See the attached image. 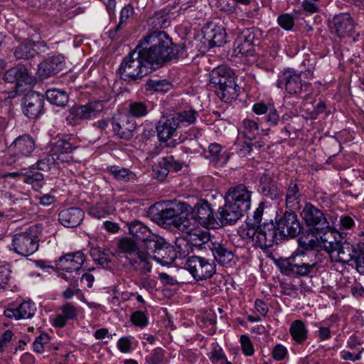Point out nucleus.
Wrapping results in <instances>:
<instances>
[{"instance_id": "obj_1", "label": "nucleus", "mask_w": 364, "mask_h": 364, "mask_svg": "<svg viewBox=\"0 0 364 364\" xmlns=\"http://www.w3.org/2000/svg\"><path fill=\"white\" fill-rule=\"evenodd\" d=\"M187 55L183 44H173L164 31H156L146 36L135 49L124 58L119 68L123 80L142 78L163 63Z\"/></svg>"}, {"instance_id": "obj_2", "label": "nucleus", "mask_w": 364, "mask_h": 364, "mask_svg": "<svg viewBox=\"0 0 364 364\" xmlns=\"http://www.w3.org/2000/svg\"><path fill=\"white\" fill-rule=\"evenodd\" d=\"M252 192L243 184L229 188L225 203L218 209L219 222L223 225L235 224L250 209Z\"/></svg>"}, {"instance_id": "obj_3", "label": "nucleus", "mask_w": 364, "mask_h": 364, "mask_svg": "<svg viewBox=\"0 0 364 364\" xmlns=\"http://www.w3.org/2000/svg\"><path fill=\"white\" fill-rule=\"evenodd\" d=\"M279 267L281 272L289 277H312L317 272L319 264L314 252L300 251L282 261Z\"/></svg>"}, {"instance_id": "obj_4", "label": "nucleus", "mask_w": 364, "mask_h": 364, "mask_svg": "<svg viewBox=\"0 0 364 364\" xmlns=\"http://www.w3.org/2000/svg\"><path fill=\"white\" fill-rule=\"evenodd\" d=\"M118 256L124 257L129 269L146 274L151 271V264L147 261L149 253L146 251V243L144 247H138L136 243L130 238H123L118 242Z\"/></svg>"}, {"instance_id": "obj_5", "label": "nucleus", "mask_w": 364, "mask_h": 364, "mask_svg": "<svg viewBox=\"0 0 364 364\" xmlns=\"http://www.w3.org/2000/svg\"><path fill=\"white\" fill-rule=\"evenodd\" d=\"M191 207L186 203H172L156 214L157 223L162 225H173L181 231L188 228L189 219L181 215L189 213Z\"/></svg>"}, {"instance_id": "obj_6", "label": "nucleus", "mask_w": 364, "mask_h": 364, "mask_svg": "<svg viewBox=\"0 0 364 364\" xmlns=\"http://www.w3.org/2000/svg\"><path fill=\"white\" fill-rule=\"evenodd\" d=\"M247 236L252 238L255 247L262 250L272 247L274 243L277 244L282 240L277 227L272 221L264 223L257 228H248Z\"/></svg>"}, {"instance_id": "obj_7", "label": "nucleus", "mask_w": 364, "mask_h": 364, "mask_svg": "<svg viewBox=\"0 0 364 364\" xmlns=\"http://www.w3.org/2000/svg\"><path fill=\"white\" fill-rule=\"evenodd\" d=\"M149 253L147 261L151 264V259H154L162 264L171 263L173 257L170 256L172 250L164 238L159 235H153L146 243V251Z\"/></svg>"}, {"instance_id": "obj_8", "label": "nucleus", "mask_w": 364, "mask_h": 364, "mask_svg": "<svg viewBox=\"0 0 364 364\" xmlns=\"http://www.w3.org/2000/svg\"><path fill=\"white\" fill-rule=\"evenodd\" d=\"M186 268L197 281L210 279L216 272L213 260L199 256L189 257L186 262Z\"/></svg>"}, {"instance_id": "obj_9", "label": "nucleus", "mask_w": 364, "mask_h": 364, "mask_svg": "<svg viewBox=\"0 0 364 364\" xmlns=\"http://www.w3.org/2000/svg\"><path fill=\"white\" fill-rule=\"evenodd\" d=\"M11 246V249L20 255L27 257L33 254L39 247L35 230L30 228L28 231L14 235Z\"/></svg>"}, {"instance_id": "obj_10", "label": "nucleus", "mask_w": 364, "mask_h": 364, "mask_svg": "<svg viewBox=\"0 0 364 364\" xmlns=\"http://www.w3.org/2000/svg\"><path fill=\"white\" fill-rule=\"evenodd\" d=\"M300 215L306 226L311 228L314 232L329 227V221L323 212L311 203L304 204L300 212Z\"/></svg>"}, {"instance_id": "obj_11", "label": "nucleus", "mask_w": 364, "mask_h": 364, "mask_svg": "<svg viewBox=\"0 0 364 364\" xmlns=\"http://www.w3.org/2000/svg\"><path fill=\"white\" fill-rule=\"evenodd\" d=\"M276 227L282 240L294 238L302 230V225L297 215L292 210L285 211L277 219Z\"/></svg>"}, {"instance_id": "obj_12", "label": "nucleus", "mask_w": 364, "mask_h": 364, "mask_svg": "<svg viewBox=\"0 0 364 364\" xmlns=\"http://www.w3.org/2000/svg\"><path fill=\"white\" fill-rule=\"evenodd\" d=\"M191 212V218H193L198 224L207 228H214L219 225L218 217L213 215V210L207 200H200L197 202L193 208L189 210Z\"/></svg>"}, {"instance_id": "obj_13", "label": "nucleus", "mask_w": 364, "mask_h": 364, "mask_svg": "<svg viewBox=\"0 0 364 364\" xmlns=\"http://www.w3.org/2000/svg\"><path fill=\"white\" fill-rule=\"evenodd\" d=\"M261 36L260 31L255 27L241 31L235 41V51L242 55H249L254 50L255 43Z\"/></svg>"}, {"instance_id": "obj_14", "label": "nucleus", "mask_w": 364, "mask_h": 364, "mask_svg": "<svg viewBox=\"0 0 364 364\" xmlns=\"http://www.w3.org/2000/svg\"><path fill=\"white\" fill-rule=\"evenodd\" d=\"M285 86L287 92L291 95L307 92L310 85L301 82V75L293 70H285L277 80V86L282 88Z\"/></svg>"}, {"instance_id": "obj_15", "label": "nucleus", "mask_w": 364, "mask_h": 364, "mask_svg": "<svg viewBox=\"0 0 364 364\" xmlns=\"http://www.w3.org/2000/svg\"><path fill=\"white\" fill-rule=\"evenodd\" d=\"M183 165L182 162L176 160L173 156L164 157L153 166L152 177L163 181L170 171H178L182 168Z\"/></svg>"}, {"instance_id": "obj_16", "label": "nucleus", "mask_w": 364, "mask_h": 364, "mask_svg": "<svg viewBox=\"0 0 364 364\" xmlns=\"http://www.w3.org/2000/svg\"><path fill=\"white\" fill-rule=\"evenodd\" d=\"M23 112L30 119H36L43 112L44 97L36 92H30L23 99Z\"/></svg>"}, {"instance_id": "obj_17", "label": "nucleus", "mask_w": 364, "mask_h": 364, "mask_svg": "<svg viewBox=\"0 0 364 364\" xmlns=\"http://www.w3.org/2000/svg\"><path fill=\"white\" fill-rule=\"evenodd\" d=\"M331 33L339 38H345L352 35L354 31V23L348 14H341L335 16L330 23Z\"/></svg>"}, {"instance_id": "obj_18", "label": "nucleus", "mask_w": 364, "mask_h": 364, "mask_svg": "<svg viewBox=\"0 0 364 364\" xmlns=\"http://www.w3.org/2000/svg\"><path fill=\"white\" fill-rule=\"evenodd\" d=\"M112 124L114 134L119 138L126 140L132 137L136 128L135 121L129 116H124L119 119L114 118Z\"/></svg>"}, {"instance_id": "obj_19", "label": "nucleus", "mask_w": 364, "mask_h": 364, "mask_svg": "<svg viewBox=\"0 0 364 364\" xmlns=\"http://www.w3.org/2000/svg\"><path fill=\"white\" fill-rule=\"evenodd\" d=\"M85 260L84 254L81 251H77L61 256L56 261V266L68 272H77L81 269Z\"/></svg>"}, {"instance_id": "obj_20", "label": "nucleus", "mask_w": 364, "mask_h": 364, "mask_svg": "<svg viewBox=\"0 0 364 364\" xmlns=\"http://www.w3.org/2000/svg\"><path fill=\"white\" fill-rule=\"evenodd\" d=\"M64 58L62 55L50 57L38 65V74L41 79H46L54 75L63 70Z\"/></svg>"}, {"instance_id": "obj_21", "label": "nucleus", "mask_w": 364, "mask_h": 364, "mask_svg": "<svg viewBox=\"0 0 364 364\" xmlns=\"http://www.w3.org/2000/svg\"><path fill=\"white\" fill-rule=\"evenodd\" d=\"M205 43L210 47H220L226 42V32L223 26L208 25L203 29Z\"/></svg>"}, {"instance_id": "obj_22", "label": "nucleus", "mask_w": 364, "mask_h": 364, "mask_svg": "<svg viewBox=\"0 0 364 364\" xmlns=\"http://www.w3.org/2000/svg\"><path fill=\"white\" fill-rule=\"evenodd\" d=\"M314 233L320 238L321 247L329 255L331 252H333V250H336L341 242L338 232L333 230L330 225L326 229L317 231Z\"/></svg>"}, {"instance_id": "obj_23", "label": "nucleus", "mask_w": 364, "mask_h": 364, "mask_svg": "<svg viewBox=\"0 0 364 364\" xmlns=\"http://www.w3.org/2000/svg\"><path fill=\"white\" fill-rule=\"evenodd\" d=\"M357 252V244L353 245L348 242H341L329 257L332 262L346 264L353 261Z\"/></svg>"}, {"instance_id": "obj_24", "label": "nucleus", "mask_w": 364, "mask_h": 364, "mask_svg": "<svg viewBox=\"0 0 364 364\" xmlns=\"http://www.w3.org/2000/svg\"><path fill=\"white\" fill-rule=\"evenodd\" d=\"M259 191L262 194L271 200H277L282 196L277 181L269 173H264L259 179Z\"/></svg>"}, {"instance_id": "obj_25", "label": "nucleus", "mask_w": 364, "mask_h": 364, "mask_svg": "<svg viewBox=\"0 0 364 364\" xmlns=\"http://www.w3.org/2000/svg\"><path fill=\"white\" fill-rule=\"evenodd\" d=\"M75 149L68 141L58 139L53 144H51L49 151L58 163L70 162L73 160L71 153Z\"/></svg>"}, {"instance_id": "obj_26", "label": "nucleus", "mask_w": 364, "mask_h": 364, "mask_svg": "<svg viewBox=\"0 0 364 364\" xmlns=\"http://www.w3.org/2000/svg\"><path fill=\"white\" fill-rule=\"evenodd\" d=\"M4 79L9 83L16 82L18 85L23 83L30 85L34 82L33 77L28 74L27 68L20 65L8 70L4 74Z\"/></svg>"}, {"instance_id": "obj_27", "label": "nucleus", "mask_w": 364, "mask_h": 364, "mask_svg": "<svg viewBox=\"0 0 364 364\" xmlns=\"http://www.w3.org/2000/svg\"><path fill=\"white\" fill-rule=\"evenodd\" d=\"M235 74L232 77L228 76V82L216 88L215 93L224 102H230L238 97L239 87L235 82Z\"/></svg>"}, {"instance_id": "obj_28", "label": "nucleus", "mask_w": 364, "mask_h": 364, "mask_svg": "<svg viewBox=\"0 0 364 364\" xmlns=\"http://www.w3.org/2000/svg\"><path fill=\"white\" fill-rule=\"evenodd\" d=\"M84 217V212L78 208H70L60 211L58 215L59 222L66 228L79 225Z\"/></svg>"}, {"instance_id": "obj_29", "label": "nucleus", "mask_w": 364, "mask_h": 364, "mask_svg": "<svg viewBox=\"0 0 364 364\" xmlns=\"http://www.w3.org/2000/svg\"><path fill=\"white\" fill-rule=\"evenodd\" d=\"M177 129L179 128L173 116L171 117L163 116L156 125L158 137L161 141H166L172 136Z\"/></svg>"}, {"instance_id": "obj_30", "label": "nucleus", "mask_w": 364, "mask_h": 364, "mask_svg": "<svg viewBox=\"0 0 364 364\" xmlns=\"http://www.w3.org/2000/svg\"><path fill=\"white\" fill-rule=\"evenodd\" d=\"M35 149L34 140L30 135L17 137L11 144L10 149L15 151L14 157L17 156H29Z\"/></svg>"}, {"instance_id": "obj_31", "label": "nucleus", "mask_w": 364, "mask_h": 364, "mask_svg": "<svg viewBox=\"0 0 364 364\" xmlns=\"http://www.w3.org/2000/svg\"><path fill=\"white\" fill-rule=\"evenodd\" d=\"M103 110V105L100 102H92L85 105L73 107L71 114L76 118L87 119L95 117Z\"/></svg>"}, {"instance_id": "obj_32", "label": "nucleus", "mask_w": 364, "mask_h": 364, "mask_svg": "<svg viewBox=\"0 0 364 364\" xmlns=\"http://www.w3.org/2000/svg\"><path fill=\"white\" fill-rule=\"evenodd\" d=\"M183 232L187 233L188 241L191 245L200 250L210 240V236L208 231L198 228H191L190 222L188 228Z\"/></svg>"}, {"instance_id": "obj_33", "label": "nucleus", "mask_w": 364, "mask_h": 364, "mask_svg": "<svg viewBox=\"0 0 364 364\" xmlns=\"http://www.w3.org/2000/svg\"><path fill=\"white\" fill-rule=\"evenodd\" d=\"M36 311L34 303L23 301L17 308L10 309L5 311L7 317H14L16 319L30 318L33 316Z\"/></svg>"}, {"instance_id": "obj_34", "label": "nucleus", "mask_w": 364, "mask_h": 364, "mask_svg": "<svg viewBox=\"0 0 364 364\" xmlns=\"http://www.w3.org/2000/svg\"><path fill=\"white\" fill-rule=\"evenodd\" d=\"M302 195L299 190V186L294 181H291L286 191V205L290 210H296L299 208Z\"/></svg>"}, {"instance_id": "obj_35", "label": "nucleus", "mask_w": 364, "mask_h": 364, "mask_svg": "<svg viewBox=\"0 0 364 364\" xmlns=\"http://www.w3.org/2000/svg\"><path fill=\"white\" fill-rule=\"evenodd\" d=\"M127 225L129 233L136 239L144 241V243H147L153 235H156L153 234L146 225L139 220H134L128 223Z\"/></svg>"}, {"instance_id": "obj_36", "label": "nucleus", "mask_w": 364, "mask_h": 364, "mask_svg": "<svg viewBox=\"0 0 364 364\" xmlns=\"http://www.w3.org/2000/svg\"><path fill=\"white\" fill-rule=\"evenodd\" d=\"M215 259L220 264H229L233 259V253L219 242H212L209 246Z\"/></svg>"}, {"instance_id": "obj_37", "label": "nucleus", "mask_w": 364, "mask_h": 364, "mask_svg": "<svg viewBox=\"0 0 364 364\" xmlns=\"http://www.w3.org/2000/svg\"><path fill=\"white\" fill-rule=\"evenodd\" d=\"M252 111L256 114L260 115L267 114L266 120L270 125L277 124L279 117L277 110L273 106H267L263 102L255 103L252 106Z\"/></svg>"}, {"instance_id": "obj_38", "label": "nucleus", "mask_w": 364, "mask_h": 364, "mask_svg": "<svg viewBox=\"0 0 364 364\" xmlns=\"http://www.w3.org/2000/svg\"><path fill=\"white\" fill-rule=\"evenodd\" d=\"M234 74L232 69L225 66H220L212 70L210 73V82L213 87L216 89L221 85L225 84V82H228V76L232 77Z\"/></svg>"}, {"instance_id": "obj_39", "label": "nucleus", "mask_w": 364, "mask_h": 364, "mask_svg": "<svg viewBox=\"0 0 364 364\" xmlns=\"http://www.w3.org/2000/svg\"><path fill=\"white\" fill-rule=\"evenodd\" d=\"M203 153L205 158L209 159L215 164H225L228 161V157L223 152V147L218 143L210 144L208 149H203Z\"/></svg>"}, {"instance_id": "obj_40", "label": "nucleus", "mask_w": 364, "mask_h": 364, "mask_svg": "<svg viewBox=\"0 0 364 364\" xmlns=\"http://www.w3.org/2000/svg\"><path fill=\"white\" fill-rule=\"evenodd\" d=\"M62 313L54 319V325L62 328L66 325L68 320H73L77 317V309L71 303L67 302L61 307Z\"/></svg>"}, {"instance_id": "obj_41", "label": "nucleus", "mask_w": 364, "mask_h": 364, "mask_svg": "<svg viewBox=\"0 0 364 364\" xmlns=\"http://www.w3.org/2000/svg\"><path fill=\"white\" fill-rule=\"evenodd\" d=\"M198 115V114L196 110L189 109L177 112L173 116L180 129L193 124Z\"/></svg>"}, {"instance_id": "obj_42", "label": "nucleus", "mask_w": 364, "mask_h": 364, "mask_svg": "<svg viewBox=\"0 0 364 364\" xmlns=\"http://www.w3.org/2000/svg\"><path fill=\"white\" fill-rule=\"evenodd\" d=\"M289 332L293 339L298 343H303L307 338V329L301 320H296L291 323Z\"/></svg>"}, {"instance_id": "obj_43", "label": "nucleus", "mask_w": 364, "mask_h": 364, "mask_svg": "<svg viewBox=\"0 0 364 364\" xmlns=\"http://www.w3.org/2000/svg\"><path fill=\"white\" fill-rule=\"evenodd\" d=\"M46 98L51 104L65 107L68 102V96L65 91L53 89L46 92Z\"/></svg>"}, {"instance_id": "obj_44", "label": "nucleus", "mask_w": 364, "mask_h": 364, "mask_svg": "<svg viewBox=\"0 0 364 364\" xmlns=\"http://www.w3.org/2000/svg\"><path fill=\"white\" fill-rule=\"evenodd\" d=\"M171 9L166 8L157 13L151 18V24L155 28H166L170 24L169 12Z\"/></svg>"}, {"instance_id": "obj_45", "label": "nucleus", "mask_w": 364, "mask_h": 364, "mask_svg": "<svg viewBox=\"0 0 364 364\" xmlns=\"http://www.w3.org/2000/svg\"><path fill=\"white\" fill-rule=\"evenodd\" d=\"M36 53L33 44L30 41H24L21 43L14 52V55L18 59H28Z\"/></svg>"}, {"instance_id": "obj_46", "label": "nucleus", "mask_w": 364, "mask_h": 364, "mask_svg": "<svg viewBox=\"0 0 364 364\" xmlns=\"http://www.w3.org/2000/svg\"><path fill=\"white\" fill-rule=\"evenodd\" d=\"M151 110L149 103L134 102L129 105V111L132 117L140 118L146 116Z\"/></svg>"}, {"instance_id": "obj_47", "label": "nucleus", "mask_w": 364, "mask_h": 364, "mask_svg": "<svg viewBox=\"0 0 364 364\" xmlns=\"http://www.w3.org/2000/svg\"><path fill=\"white\" fill-rule=\"evenodd\" d=\"M109 172L118 180L123 181H134L136 180V175L129 170L119 166H111Z\"/></svg>"}, {"instance_id": "obj_48", "label": "nucleus", "mask_w": 364, "mask_h": 364, "mask_svg": "<svg viewBox=\"0 0 364 364\" xmlns=\"http://www.w3.org/2000/svg\"><path fill=\"white\" fill-rule=\"evenodd\" d=\"M171 88V84L166 80L149 79L146 83V89L159 92H166Z\"/></svg>"}, {"instance_id": "obj_49", "label": "nucleus", "mask_w": 364, "mask_h": 364, "mask_svg": "<svg viewBox=\"0 0 364 364\" xmlns=\"http://www.w3.org/2000/svg\"><path fill=\"white\" fill-rule=\"evenodd\" d=\"M112 210V207L108 203L102 201L92 207L89 212L94 218L100 219L111 213Z\"/></svg>"}, {"instance_id": "obj_50", "label": "nucleus", "mask_w": 364, "mask_h": 364, "mask_svg": "<svg viewBox=\"0 0 364 364\" xmlns=\"http://www.w3.org/2000/svg\"><path fill=\"white\" fill-rule=\"evenodd\" d=\"M50 336L47 333H41L36 338L33 343V350L37 353H43L46 350H50Z\"/></svg>"}, {"instance_id": "obj_51", "label": "nucleus", "mask_w": 364, "mask_h": 364, "mask_svg": "<svg viewBox=\"0 0 364 364\" xmlns=\"http://www.w3.org/2000/svg\"><path fill=\"white\" fill-rule=\"evenodd\" d=\"M193 246L188 241V235L176 240L174 250L182 257L187 256L192 251Z\"/></svg>"}, {"instance_id": "obj_52", "label": "nucleus", "mask_w": 364, "mask_h": 364, "mask_svg": "<svg viewBox=\"0 0 364 364\" xmlns=\"http://www.w3.org/2000/svg\"><path fill=\"white\" fill-rule=\"evenodd\" d=\"M243 133L245 136L252 140L259 133V127L256 122L246 119L243 121Z\"/></svg>"}, {"instance_id": "obj_53", "label": "nucleus", "mask_w": 364, "mask_h": 364, "mask_svg": "<svg viewBox=\"0 0 364 364\" xmlns=\"http://www.w3.org/2000/svg\"><path fill=\"white\" fill-rule=\"evenodd\" d=\"M90 254L95 262L104 267H108L110 260L109 259L107 255L102 252L99 247H92L90 250Z\"/></svg>"}, {"instance_id": "obj_54", "label": "nucleus", "mask_w": 364, "mask_h": 364, "mask_svg": "<svg viewBox=\"0 0 364 364\" xmlns=\"http://www.w3.org/2000/svg\"><path fill=\"white\" fill-rule=\"evenodd\" d=\"M357 254L353 259L356 270L364 275V242L357 244Z\"/></svg>"}, {"instance_id": "obj_55", "label": "nucleus", "mask_w": 364, "mask_h": 364, "mask_svg": "<svg viewBox=\"0 0 364 364\" xmlns=\"http://www.w3.org/2000/svg\"><path fill=\"white\" fill-rule=\"evenodd\" d=\"M58 163V162L57 161V160L49 151L48 154L45 158L38 161L36 164V169L43 171H48L51 168V167L53 165Z\"/></svg>"}, {"instance_id": "obj_56", "label": "nucleus", "mask_w": 364, "mask_h": 364, "mask_svg": "<svg viewBox=\"0 0 364 364\" xmlns=\"http://www.w3.org/2000/svg\"><path fill=\"white\" fill-rule=\"evenodd\" d=\"M23 181L28 184H32L34 182L42 181L44 178L43 175L37 171L36 168H32L23 173Z\"/></svg>"}, {"instance_id": "obj_57", "label": "nucleus", "mask_w": 364, "mask_h": 364, "mask_svg": "<svg viewBox=\"0 0 364 364\" xmlns=\"http://www.w3.org/2000/svg\"><path fill=\"white\" fill-rule=\"evenodd\" d=\"M278 24L287 31L291 30L294 25L293 16L289 14H283L277 18Z\"/></svg>"}, {"instance_id": "obj_58", "label": "nucleus", "mask_w": 364, "mask_h": 364, "mask_svg": "<svg viewBox=\"0 0 364 364\" xmlns=\"http://www.w3.org/2000/svg\"><path fill=\"white\" fill-rule=\"evenodd\" d=\"M241 347L243 353L247 356H251L254 354L255 349L249 336L242 335L240 337Z\"/></svg>"}, {"instance_id": "obj_59", "label": "nucleus", "mask_w": 364, "mask_h": 364, "mask_svg": "<svg viewBox=\"0 0 364 364\" xmlns=\"http://www.w3.org/2000/svg\"><path fill=\"white\" fill-rule=\"evenodd\" d=\"M11 270L7 264H0V290L4 289L10 279Z\"/></svg>"}, {"instance_id": "obj_60", "label": "nucleus", "mask_w": 364, "mask_h": 364, "mask_svg": "<svg viewBox=\"0 0 364 364\" xmlns=\"http://www.w3.org/2000/svg\"><path fill=\"white\" fill-rule=\"evenodd\" d=\"M210 360L213 364H225L228 360L222 349H214L211 352Z\"/></svg>"}, {"instance_id": "obj_61", "label": "nucleus", "mask_w": 364, "mask_h": 364, "mask_svg": "<svg viewBox=\"0 0 364 364\" xmlns=\"http://www.w3.org/2000/svg\"><path fill=\"white\" fill-rule=\"evenodd\" d=\"M132 322L138 326L144 327L147 324V318L141 311H135L131 316Z\"/></svg>"}, {"instance_id": "obj_62", "label": "nucleus", "mask_w": 364, "mask_h": 364, "mask_svg": "<svg viewBox=\"0 0 364 364\" xmlns=\"http://www.w3.org/2000/svg\"><path fill=\"white\" fill-rule=\"evenodd\" d=\"M340 229L348 230L355 226V221L351 215H343L339 219Z\"/></svg>"}, {"instance_id": "obj_63", "label": "nucleus", "mask_w": 364, "mask_h": 364, "mask_svg": "<svg viewBox=\"0 0 364 364\" xmlns=\"http://www.w3.org/2000/svg\"><path fill=\"white\" fill-rule=\"evenodd\" d=\"M287 353V348L281 345L277 344L274 346L272 350V357L278 361L282 360L284 359Z\"/></svg>"}, {"instance_id": "obj_64", "label": "nucleus", "mask_w": 364, "mask_h": 364, "mask_svg": "<svg viewBox=\"0 0 364 364\" xmlns=\"http://www.w3.org/2000/svg\"><path fill=\"white\" fill-rule=\"evenodd\" d=\"M119 350L122 353H128L132 349V341L127 337L121 338L117 343Z\"/></svg>"}]
</instances>
